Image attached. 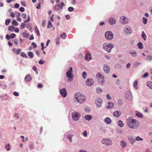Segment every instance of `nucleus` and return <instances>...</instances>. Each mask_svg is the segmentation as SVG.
<instances>
[{"instance_id": "f257e3e1", "label": "nucleus", "mask_w": 152, "mask_h": 152, "mask_svg": "<svg viewBox=\"0 0 152 152\" xmlns=\"http://www.w3.org/2000/svg\"><path fill=\"white\" fill-rule=\"evenodd\" d=\"M126 121L128 127L130 128L137 129L140 125L139 121L134 119L132 117H130L127 119Z\"/></svg>"}, {"instance_id": "f03ea898", "label": "nucleus", "mask_w": 152, "mask_h": 152, "mask_svg": "<svg viewBox=\"0 0 152 152\" xmlns=\"http://www.w3.org/2000/svg\"><path fill=\"white\" fill-rule=\"evenodd\" d=\"M86 97L83 94L80 93H77L75 95L74 101L79 104H82L85 101Z\"/></svg>"}, {"instance_id": "7ed1b4c3", "label": "nucleus", "mask_w": 152, "mask_h": 152, "mask_svg": "<svg viewBox=\"0 0 152 152\" xmlns=\"http://www.w3.org/2000/svg\"><path fill=\"white\" fill-rule=\"evenodd\" d=\"M72 68L70 67L69 70L66 72V77L68 78V81H71L73 80V75L72 74Z\"/></svg>"}, {"instance_id": "20e7f679", "label": "nucleus", "mask_w": 152, "mask_h": 152, "mask_svg": "<svg viewBox=\"0 0 152 152\" xmlns=\"http://www.w3.org/2000/svg\"><path fill=\"white\" fill-rule=\"evenodd\" d=\"M103 49L108 53H110L113 47L111 43H106L103 45Z\"/></svg>"}, {"instance_id": "39448f33", "label": "nucleus", "mask_w": 152, "mask_h": 152, "mask_svg": "<svg viewBox=\"0 0 152 152\" xmlns=\"http://www.w3.org/2000/svg\"><path fill=\"white\" fill-rule=\"evenodd\" d=\"M105 37L106 39L110 40L113 38V35L111 31H107L105 33Z\"/></svg>"}, {"instance_id": "423d86ee", "label": "nucleus", "mask_w": 152, "mask_h": 152, "mask_svg": "<svg viewBox=\"0 0 152 152\" xmlns=\"http://www.w3.org/2000/svg\"><path fill=\"white\" fill-rule=\"evenodd\" d=\"M96 77L98 78L99 83L102 84L104 82L103 77L100 73H98L96 75Z\"/></svg>"}, {"instance_id": "0eeeda50", "label": "nucleus", "mask_w": 152, "mask_h": 152, "mask_svg": "<svg viewBox=\"0 0 152 152\" xmlns=\"http://www.w3.org/2000/svg\"><path fill=\"white\" fill-rule=\"evenodd\" d=\"M101 142L103 144L108 146L111 145L112 143L111 140L109 139H102L101 140Z\"/></svg>"}, {"instance_id": "6e6552de", "label": "nucleus", "mask_w": 152, "mask_h": 152, "mask_svg": "<svg viewBox=\"0 0 152 152\" xmlns=\"http://www.w3.org/2000/svg\"><path fill=\"white\" fill-rule=\"evenodd\" d=\"M80 116V114L79 113L74 112L72 113V117L74 121H77L78 120Z\"/></svg>"}, {"instance_id": "1a4fd4ad", "label": "nucleus", "mask_w": 152, "mask_h": 152, "mask_svg": "<svg viewBox=\"0 0 152 152\" xmlns=\"http://www.w3.org/2000/svg\"><path fill=\"white\" fill-rule=\"evenodd\" d=\"M125 96L127 99L129 100L133 99V97L131 92L129 91H127L125 93Z\"/></svg>"}, {"instance_id": "9d476101", "label": "nucleus", "mask_w": 152, "mask_h": 152, "mask_svg": "<svg viewBox=\"0 0 152 152\" xmlns=\"http://www.w3.org/2000/svg\"><path fill=\"white\" fill-rule=\"evenodd\" d=\"M64 5V3L62 2L61 3L60 5L58 4L56 5L55 7V8L56 10L58 11L62 9Z\"/></svg>"}, {"instance_id": "9b49d317", "label": "nucleus", "mask_w": 152, "mask_h": 152, "mask_svg": "<svg viewBox=\"0 0 152 152\" xmlns=\"http://www.w3.org/2000/svg\"><path fill=\"white\" fill-rule=\"evenodd\" d=\"M120 22L122 24H126L128 23V19L126 18L124 16H121L120 18Z\"/></svg>"}, {"instance_id": "f8f14e48", "label": "nucleus", "mask_w": 152, "mask_h": 152, "mask_svg": "<svg viewBox=\"0 0 152 152\" xmlns=\"http://www.w3.org/2000/svg\"><path fill=\"white\" fill-rule=\"evenodd\" d=\"M102 103V99L99 98H96V100L95 103L96 106L97 107H100L101 106Z\"/></svg>"}, {"instance_id": "ddd939ff", "label": "nucleus", "mask_w": 152, "mask_h": 152, "mask_svg": "<svg viewBox=\"0 0 152 152\" xmlns=\"http://www.w3.org/2000/svg\"><path fill=\"white\" fill-rule=\"evenodd\" d=\"M94 83V80L92 79H88L86 82V84L88 86H92Z\"/></svg>"}, {"instance_id": "4468645a", "label": "nucleus", "mask_w": 152, "mask_h": 152, "mask_svg": "<svg viewBox=\"0 0 152 152\" xmlns=\"http://www.w3.org/2000/svg\"><path fill=\"white\" fill-rule=\"evenodd\" d=\"M60 93L61 95L63 97H65L67 95L66 91L64 88L60 90Z\"/></svg>"}, {"instance_id": "2eb2a0df", "label": "nucleus", "mask_w": 152, "mask_h": 152, "mask_svg": "<svg viewBox=\"0 0 152 152\" xmlns=\"http://www.w3.org/2000/svg\"><path fill=\"white\" fill-rule=\"evenodd\" d=\"M108 23L111 25L115 24L116 23V21L115 19L112 18H110L108 20Z\"/></svg>"}, {"instance_id": "dca6fc26", "label": "nucleus", "mask_w": 152, "mask_h": 152, "mask_svg": "<svg viewBox=\"0 0 152 152\" xmlns=\"http://www.w3.org/2000/svg\"><path fill=\"white\" fill-rule=\"evenodd\" d=\"M124 31L126 34H130L132 32L131 28L129 27L124 28Z\"/></svg>"}, {"instance_id": "f3484780", "label": "nucleus", "mask_w": 152, "mask_h": 152, "mask_svg": "<svg viewBox=\"0 0 152 152\" xmlns=\"http://www.w3.org/2000/svg\"><path fill=\"white\" fill-rule=\"evenodd\" d=\"M121 114V112L118 110L115 111L113 113L114 116L116 117H118Z\"/></svg>"}, {"instance_id": "a211bd4d", "label": "nucleus", "mask_w": 152, "mask_h": 152, "mask_svg": "<svg viewBox=\"0 0 152 152\" xmlns=\"http://www.w3.org/2000/svg\"><path fill=\"white\" fill-rule=\"evenodd\" d=\"M25 80L26 82H28L32 80V78L29 75H27L25 77Z\"/></svg>"}, {"instance_id": "6ab92c4d", "label": "nucleus", "mask_w": 152, "mask_h": 152, "mask_svg": "<svg viewBox=\"0 0 152 152\" xmlns=\"http://www.w3.org/2000/svg\"><path fill=\"white\" fill-rule=\"evenodd\" d=\"M85 59L88 61L90 60L91 58L90 54L89 53H88L87 55L85 56Z\"/></svg>"}, {"instance_id": "aec40b11", "label": "nucleus", "mask_w": 152, "mask_h": 152, "mask_svg": "<svg viewBox=\"0 0 152 152\" xmlns=\"http://www.w3.org/2000/svg\"><path fill=\"white\" fill-rule=\"evenodd\" d=\"M120 144L121 147L123 148H125L126 146V142L124 140H121L120 142Z\"/></svg>"}, {"instance_id": "412c9836", "label": "nucleus", "mask_w": 152, "mask_h": 152, "mask_svg": "<svg viewBox=\"0 0 152 152\" xmlns=\"http://www.w3.org/2000/svg\"><path fill=\"white\" fill-rule=\"evenodd\" d=\"M108 106H107L106 108L107 109H111L113 108L114 106V104L110 102L108 103Z\"/></svg>"}, {"instance_id": "4be33fe9", "label": "nucleus", "mask_w": 152, "mask_h": 152, "mask_svg": "<svg viewBox=\"0 0 152 152\" xmlns=\"http://www.w3.org/2000/svg\"><path fill=\"white\" fill-rule=\"evenodd\" d=\"M104 71L106 72V73H108L110 71L109 68L108 67L107 65H104Z\"/></svg>"}, {"instance_id": "5701e85b", "label": "nucleus", "mask_w": 152, "mask_h": 152, "mask_svg": "<svg viewBox=\"0 0 152 152\" xmlns=\"http://www.w3.org/2000/svg\"><path fill=\"white\" fill-rule=\"evenodd\" d=\"M104 121L106 123L108 124H110L111 122V119L108 117L104 119Z\"/></svg>"}, {"instance_id": "b1692460", "label": "nucleus", "mask_w": 152, "mask_h": 152, "mask_svg": "<svg viewBox=\"0 0 152 152\" xmlns=\"http://www.w3.org/2000/svg\"><path fill=\"white\" fill-rule=\"evenodd\" d=\"M85 119L89 121L92 119V117L91 115H87L85 116Z\"/></svg>"}, {"instance_id": "393cba45", "label": "nucleus", "mask_w": 152, "mask_h": 152, "mask_svg": "<svg viewBox=\"0 0 152 152\" xmlns=\"http://www.w3.org/2000/svg\"><path fill=\"white\" fill-rule=\"evenodd\" d=\"M141 37L144 40H146V39L147 38V36L145 34V33L144 32V31H142V34H141Z\"/></svg>"}, {"instance_id": "a878e982", "label": "nucleus", "mask_w": 152, "mask_h": 152, "mask_svg": "<svg viewBox=\"0 0 152 152\" xmlns=\"http://www.w3.org/2000/svg\"><path fill=\"white\" fill-rule=\"evenodd\" d=\"M130 54L133 56H135L137 54L136 52L134 50H132L130 51Z\"/></svg>"}, {"instance_id": "bb28decb", "label": "nucleus", "mask_w": 152, "mask_h": 152, "mask_svg": "<svg viewBox=\"0 0 152 152\" xmlns=\"http://www.w3.org/2000/svg\"><path fill=\"white\" fill-rule=\"evenodd\" d=\"M147 86L150 88L152 89V82L148 81L147 83Z\"/></svg>"}, {"instance_id": "cd10ccee", "label": "nucleus", "mask_w": 152, "mask_h": 152, "mask_svg": "<svg viewBox=\"0 0 152 152\" xmlns=\"http://www.w3.org/2000/svg\"><path fill=\"white\" fill-rule=\"evenodd\" d=\"M118 104L119 106H121L123 104V100L122 99H120L118 100Z\"/></svg>"}, {"instance_id": "c85d7f7f", "label": "nucleus", "mask_w": 152, "mask_h": 152, "mask_svg": "<svg viewBox=\"0 0 152 152\" xmlns=\"http://www.w3.org/2000/svg\"><path fill=\"white\" fill-rule=\"evenodd\" d=\"M137 46L138 48L140 49H142L143 48L142 44L141 42H140L138 43Z\"/></svg>"}, {"instance_id": "c756f323", "label": "nucleus", "mask_w": 152, "mask_h": 152, "mask_svg": "<svg viewBox=\"0 0 152 152\" xmlns=\"http://www.w3.org/2000/svg\"><path fill=\"white\" fill-rule=\"evenodd\" d=\"M12 23L13 26H17L18 25V23L15 20H13Z\"/></svg>"}, {"instance_id": "7c9ffc66", "label": "nucleus", "mask_w": 152, "mask_h": 152, "mask_svg": "<svg viewBox=\"0 0 152 152\" xmlns=\"http://www.w3.org/2000/svg\"><path fill=\"white\" fill-rule=\"evenodd\" d=\"M61 37L63 39H65L66 37V35L65 33L64 32L61 35Z\"/></svg>"}, {"instance_id": "2f4dec72", "label": "nucleus", "mask_w": 152, "mask_h": 152, "mask_svg": "<svg viewBox=\"0 0 152 152\" xmlns=\"http://www.w3.org/2000/svg\"><path fill=\"white\" fill-rule=\"evenodd\" d=\"M28 55L30 58H32L34 56V53L31 52H28Z\"/></svg>"}, {"instance_id": "473e14b6", "label": "nucleus", "mask_w": 152, "mask_h": 152, "mask_svg": "<svg viewBox=\"0 0 152 152\" xmlns=\"http://www.w3.org/2000/svg\"><path fill=\"white\" fill-rule=\"evenodd\" d=\"M35 32L37 34V35L38 36H39L40 35V33H39V30H38V29L37 26H36V28H35Z\"/></svg>"}, {"instance_id": "72a5a7b5", "label": "nucleus", "mask_w": 152, "mask_h": 152, "mask_svg": "<svg viewBox=\"0 0 152 152\" xmlns=\"http://www.w3.org/2000/svg\"><path fill=\"white\" fill-rule=\"evenodd\" d=\"M136 116L140 117H143V115L141 113L139 112H137L136 113Z\"/></svg>"}, {"instance_id": "f704fd0d", "label": "nucleus", "mask_w": 152, "mask_h": 152, "mask_svg": "<svg viewBox=\"0 0 152 152\" xmlns=\"http://www.w3.org/2000/svg\"><path fill=\"white\" fill-rule=\"evenodd\" d=\"M118 124L120 127H122L124 126V124L121 120H119L118 122Z\"/></svg>"}, {"instance_id": "c9c22d12", "label": "nucleus", "mask_w": 152, "mask_h": 152, "mask_svg": "<svg viewBox=\"0 0 152 152\" xmlns=\"http://www.w3.org/2000/svg\"><path fill=\"white\" fill-rule=\"evenodd\" d=\"M23 36L25 38H28L29 37L28 34L26 32H24L23 33Z\"/></svg>"}, {"instance_id": "e433bc0d", "label": "nucleus", "mask_w": 152, "mask_h": 152, "mask_svg": "<svg viewBox=\"0 0 152 152\" xmlns=\"http://www.w3.org/2000/svg\"><path fill=\"white\" fill-rule=\"evenodd\" d=\"M137 80H135L134 81V84L133 85L137 89L138 88V87L137 86Z\"/></svg>"}, {"instance_id": "4c0bfd02", "label": "nucleus", "mask_w": 152, "mask_h": 152, "mask_svg": "<svg viewBox=\"0 0 152 152\" xmlns=\"http://www.w3.org/2000/svg\"><path fill=\"white\" fill-rule=\"evenodd\" d=\"M73 135L71 134H69L68 135L67 137L69 140H70V142H72V138Z\"/></svg>"}, {"instance_id": "58836bf2", "label": "nucleus", "mask_w": 152, "mask_h": 152, "mask_svg": "<svg viewBox=\"0 0 152 152\" xmlns=\"http://www.w3.org/2000/svg\"><path fill=\"white\" fill-rule=\"evenodd\" d=\"M15 29L14 27L12 26H10L8 28V30L9 31H14Z\"/></svg>"}, {"instance_id": "ea45409f", "label": "nucleus", "mask_w": 152, "mask_h": 152, "mask_svg": "<svg viewBox=\"0 0 152 152\" xmlns=\"http://www.w3.org/2000/svg\"><path fill=\"white\" fill-rule=\"evenodd\" d=\"M96 92L98 93H100L102 92V90L101 89L99 88H96Z\"/></svg>"}, {"instance_id": "a19ab883", "label": "nucleus", "mask_w": 152, "mask_h": 152, "mask_svg": "<svg viewBox=\"0 0 152 152\" xmlns=\"http://www.w3.org/2000/svg\"><path fill=\"white\" fill-rule=\"evenodd\" d=\"M52 27H53V25H52V23L50 21H49V22H48V26H47L48 28H49Z\"/></svg>"}, {"instance_id": "79ce46f5", "label": "nucleus", "mask_w": 152, "mask_h": 152, "mask_svg": "<svg viewBox=\"0 0 152 152\" xmlns=\"http://www.w3.org/2000/svg\"><path fill=\"white\" fill-rule=\"evenodd\" d=\"M20 49H18L16 50L15 51V52L17 55H19L20 54Z\"/></svg>"}, {"instance_id": "37998d69", "label": "nucleus", "mask_w": 152, "mask_h": 152, "mask_svg": "<svg viewBox=\"0 0 152 152\" xmlns=\"http://www.w3.org/2000/svg\"><path fill=\"white\" fill-rule=\"evenodd\" d=\"M21 56L23 58H27V57L26 54L24 52H22L21 53Z\"/></svg>"}, {"instance_id": "c03bdc74", "label": "nucleus", "mask_w": 152, "mask_h": 152, "mask_svg": "<svg viewBox=\"0 0 152 152\" xmlns=\"http://www.w3.org/2000/svg\"><path fill=\"white\" fill-rule=\"evenodd\" d=\"M30 20V16L29 15H28V18L27 20H26L24 21V23H26L27 22H28Z\"/></svg>"}, {"instance_id": "a18cd8bd", "label": "nucleus", "mask_w": 152, "mask_h": 152, "mask_svg": "<svg viewBox=\"0 0 152 152\" xmlns=\"http://www.w3.org/2000/svg\"><path fill=\"white\" fill-rule=\"evenodd\" d=\"M59 37H58V38H56V44L57 45H58L59 44Z\"/></svg>"}, {"instance_id": "49530a36", "label": "nucleus", "mask_w": 152, "mask_h": 152, "mask_svg": "<svg viewBox=\"0 0 152 152\" xmlns=\"http://www.w3.org/2000/svg\"><path fill=\"white\" fill-rule=\"evenodd\" d=\"M5 148L6 149L7 151H9L10 150V144H7V145H5Z\"/></svg>"}, {"instance_id": "de8ad7c7", "label": "nucleus", "mask_w": 152, "mask_h": 152, "mask_svg": "<svg viewBox=\"0 0 152 152\" xmlns=\"http://www.w3.org/2000/svg\"><path fill=\"white\" fill-rule=\"evenodd\" d=\"M74 10V8L72 7H69L68 8L69 11L71 12L73 11Z\"/></svg>"}, {"instance_id": "09e8293b", "label": "nucleus", "mask_w": 152, "mask_h": 152, "mask_svg": "<svg viewBox=\"0 0 152 152\" xmlns=\"http://www.w3.org/2000/svg\"><path fill=\"white\" fill-rule=\"evenodd\" d=\"M143 23L144 24H146L147 23V19L146 18H143Z\"/></svg>"}, {"instance_id": "8fccbe9b", "label": "nucleus", "mask_w": 152, "mask_h": 152, "mask_svg": "<svg viewBox=\"0 0 152 152\" xmlns=\"http://www.w3.org/2000/svg\"><path fill=\"white\" fill-rule=\"evenodd\" d=\"M82 76L84 79H85L86 78V74L85 72H83L82 74Z\"/></svg>"}, {"instance_id": "3c124183", "label": "nucleus", "mask_w": 152, "mask_h": 152, "mask_svg": "<svg viewBox=\"0 0 152 152\" xmlns=\"http://www.w3.org/2000/svg\"><path fill=\"white\" fill-rule=\"evenodd\" d=\"M146 59H148V60L150 61L152 59V57L150 55L147 56Z\"/></svg>"}, {"instance_id": "603ef678", "label": "nucleus", "mask_w": 152, "mask_h": 152, "mask_svg": "<svg viewBox=\"0 0 152 152\" xmlns=\"http://www.w3.org/2000/svg\"><path fill=\"white\" fill-rule=\"evenodd\" d=\"M141 64V63L139 62H136L134 64V66H137L139 65H140Z\"/></svg>"}, {"instance_id": "864d4df0", "label": "nucleus", "mask_w": 152, "mask_h": 152, "mask_svg": "<svg viewBox=\"0 0 152 152\" xmlns=\"http://www.w3.org/2000/svg\"><path fill=\"white\" fill-rule=\"evenodd\" d=\"M136 140H140L142 141L143 140L140 137H136Z\"/></svg>"}, {"instance_id": "5fc2aeb1", "label": "nucleus", "mask_w": 152, "mask_h": 152, "mask_svg": "<svg viewBox=\"0 0 152 152\" xmlns=\"http://www.w3.org/2000/svg\"><path fill=\"white\" fill-rule=\"evenodd\" d=\"M10 20H6L5 21V24L8 25L10 23Z\"/></svg>"}, {"instance_id": "6e6d98bb", "label": "nucleus", "mask_w": 152, "mask_h": 152, "mask_svg": "<svg viewBox=\"0 0 152 152\" xmlns=\"http://www.w3.org/2000/svg\"><path fill=\"white\" fill-rule=\"evenodd\" d=\"M15 36H16V35L14 33H12L11 34V35L10 36V38H14L15 37Z\"/></svg>"}, {"instance_id": "4d7b16f0", "label": "nucleus", "mask_w": 152, "mask_h": 152, "mask_svg": "<svg viewBox=\"0 0 152 152\" xmlns=\"http://www.w3.org/2000/svg\"><path fill=\"white\" fill-rule=\"evenodd\" d=\"M26 17H27V15L26 14L24 13L22 14V17L24 19H25V18H26Z\"/></svg>"}, {"instance_id": "13d9d810", "label": "nucleus", "mask_w": 152, "mask_h": 152, "mask_svg": "<svg viewBox=\"0 0 152 152\" xmlns=\"http://www.w3.org/2000/svg\"><path fill=\"white\" fill-rule=\"evenodd\" d=\"M84 136L85 137H86L87 136V133L86 131H85L83 133Z\"/></svg>"}, {"instance_id": "bf43d9fd", "label": "nucleus", "mask_w": 152, "mask_h": 152, "mask_svg": "<svg viewBox=\"0 0 152 152\" xmlns=\"http://www.w3.org/2000/svg\"><path fill=\"white\" fill-rule=\"evenodd\" d=\"M43 86V85L42 83H39L37 85V87L38 88H41Z\"/></svg>"}, {"instance_id": "052dcab7", "label": "nucleus", "mask_w": 152, "mask_h": 152, "mask_svg": "<svg viewBox=\"0 0 152 152\" xmlns=\"http://www.w3.org/2000/svg\"><path fill=\"white\" fill-rule=\"evenodd\" d=\"M19 10L21 12H23L25 10V9L23 7H20L19 8Z\"/></svg>"}, {"instance_id": "680f3d73", "label": "nucleus", "mask_w": 152, "mask_h": 152, "mask_svg": "<svg viewBox=\"0 0 152 152\" xmlns=\"http://www.w3.org/2000/svg\"><path fill=\"white\" fill-rule=\"evenodd\" d=\"M13 94V95L15 96H18L19 95L18 93L17 92H14Z\"/></svg>"}, {"instance_id": "e2e57ef3", "label": "nucleus", "mask_w": 152, "mask_h": 152, "mask_svg": "<svg viewBox=\"0 0 152 152\" xmlns=\"http://www.w3.org/2000/svg\"><path fill=\"white\" fill-rule=\"evenodd\" d=\"M25 24L23 23H22L21 24V27L22 29L24 28H25Z\"/></svg>"}, {"instance_id": "0e129e2a", "label": "nucleus", "mask_w": 152, "mask_h": 152, "mask_svg": "<svg viewBox=\"0 0 152 152\" xmlns=\"http://www.w3.org/2000/svg\"><path fill=\"white\" fill-rule=\"evenodd\" d=\"M45 25V20H44L42 21V26L44 27Z\"/></svg>"}, {"instance_id": "69168bd1", "label": "nucleus", "mask_w": 152, "mask_h": 152, "mask_svg": "<svg viewBox=\"0 0 152 152\" xmlns=\"http://www.w3.org/2000/svg\"><path fill=\"white\" fill-rule=\"evenodd\" d=\"M31 45L33 46L34 48H36L37 47V45L36 43L34 42H33L31 43Z\"/></svg>"}, {"instance_id": "338daca9", "label": "nucleus", "mask_w": 152, "mask_h": 152, "mask_svg": "<svg viewBox=\"0 0 152 152\" xmlns=\"http://www.w3.org/2000/svg\"><path fill=\"white\" fill-rule=\"evenodd\" d=\"M135 141V140L134 139H131L130 141V142L131 143H132V144H133Z\"/></svg>"}, {"instance_id": "774afa93", "label": "nucleus", "mask_w": 152, "mask_h": 152, "mask_svg": "<svg viewBox=\"0 0 152 152\" xmlns=\"http://www.w3.org/2000/svg\"><path fill=\"white\" fill-rule=\"evenodd\" d=\"M14 6L15 8H18L19 7V5L18 4H15Z\"/></svg>"}]
</instances>
